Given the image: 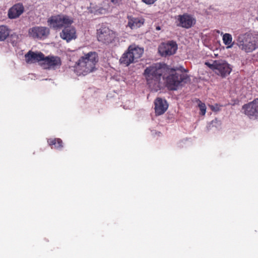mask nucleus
Returning a JSON list of instances; mask_svg holds the SVG:
<instances>
[{
  "label": "nucleus",
  "instance_id": "17",
  "mask_svg": "<svg viewBox=\"0 0 258 258\" xmlns=\"http://www.w3.org/2000/svg\"><path fill=\"white\" fill-rule=\"evenodd\" d=\"M60 36L62 39L66 40L67 42H69L76 38V29L74 27L71 26V25L66 27L60 33Z\"/></svg>",
  "mask_w": 258,
  "mask_h": 258
},
{
  "label": "nucleus",
  "instance_id": "19",
  "mask_svg": "<svg viewBox=\"0 0 258 258\" xmlns=\"http://www.w3.org/2000/svg\"><path fill=\"white\" fill-rule=\"evenodd\" d=\"M47 143L51 149L61 150L63 148L62 141L59 138H50Z\"/></svg>",
  "mask_w": 258,
  "mask_h": 258
},
{
  "label": "nucleus",
  "instance_id": "11",
  "mask_svg": "<svg viewBox=\"0 0 258 258\" xmlns=\"http://www.w3.org/2000/svg\"><path fill=\"white\" fill-rule=\"evenodd\" d=\"M49 34V29L46 27L34 26L28 30V36L34 39H44Z\"/></svg>",
  "mask_w": 258,
  "mask_h": 258
},
{
  "label": "nucleus",
  "instance_id": "13",
  "mask_svg": "<svg viewBox=\"0 0 258 258\" xmlns=\"http://www.w3.org/2000/svg\"><path fill=\"white\" fill-rule=\"evenodd\" d=\"M126 18L127 19L126 27L132 30L140 28L145 23V19L142 16L134 17L133 15H127Z\"/></svg>",
  "mask_w": 258,
  "mask_h": 258
},
{
  "label": "nucleus",
  "instance_id": "26",
  "mask_svg": "<svg viewBox=\"0 0 258 258\" xmlns=\"http://www.w3.org/2000/svg\"><path fill=\"white\" fill-rule=\"evenodd\" d=\"M156 29H157V30H160V27H157L156 28Z\"/></svg>",
  "mask_w": 258,
  "mask_h": 258
},
{
  "label": "nucleus",
  "instance_id": "22",
  "mask_svg": "<svg viewBox=\"0 0 258 258\" xmlns=\"http://www.w3.org/2000/svg\"><path fill=\"white\" fill-rule=\"evenodd\" d=\"M199 107L201 111V114L204 115L206 112V107L204 103L202 102L200 100H199Z\"/></svg>",
  "mask_w": 258,
  "mask_h": 258
},
{
  "label": "nucleus",
  "instance_id": "2",
  "mask_svg": "<svg viewBox=\"0 0 258 258\" xmlns=\"http://www.w3.org/2000/svg\"><path fill=\"white\" fill-rule=\"evenodd\" d=\"M99 60L97 53L90 51L81 56L76 62L75 72L78 76H86L96 70Z\"/></svg>",
  "mask_w": 258,
  "mask_h": 258
},
{
  "label": "nucleus",
  "instance_id": "3",
  "mask_svg": "<svg viewBox=\"0 0 258 258\" xmlns=\"http://www.w3.org/2000/svg\"><path fill=\"white\" fill-rule=\"evenodd\" d=\"M166 73H168L169 75L166 77L165 85L169 90H176L179 86L190 81L188 75L175 72L172 69L165 71Z\"/></svg>",
  "mask_w": 258,
  "mask_h": 258
},
{
  "label": "nucleus",
  "instance_id": "16",
  "mask_svg": "<svg viewBox=\"0 0 258 258\" xmlns=\"http://www.w3.org/2000/svg\"><path fill=\"white\" fill-rule=\"evenodd\" d=\"M155 112L157 115L163 114L168 109L167 101L161 98H157L154 101Z\"/></svg>",
  "mask_w": 258,
  "mask_h": 258
},
{
  "label": "nucleus",
  "instance_id": "7",
  "mask_svg": "<svg viewBox=\"0 0 258 258\" xmlns=\"http://www.w3.org/2000/svg\"><path fill=\"white\" fill-rule=\"evenodd\" d=\"M47 22L53 29H60L71 25L73 23V19L67 15L60 14L51 16L48 19Z\"/></svg>",
  "mask_w": 258,
  "mask_h": 258
},
{
  "label": "nucleus",
  "instance_id": "6",
  "mask_svg": "<svg viewBox=\"0 0 258 258\" xmlns=\"http://www.w3.org/2000/svg\"><path fill=\"white\" fill-rule=\"evenodd\" d=\"M117 33L111 30L108 27L102 25L97 30V40L104 44H109L115 41L117 39Z\"/></svg>",
  "mask_w": 258,
  "mask_h": 258
},
{
  "label": "nucleus",
  "instance_id": "21",
  "mask_svg": "<svg viewBox=\"0 0 258 258\" xmlns=\"http://www.w3.org/2000/svg\"><path fill=\"white\" fill-rule=\"evenodd\" d=\"M223 43L227 45V48H229L232 47L233 43L232 42V37L231 34L225 33L223 36Z\"/></svg>",
  "mask_w": 258,
  "mask_h": 258
},
{
  "label": "nucleus",
  "instance_id": "23",
  "mask_svg": "<svg viewBox=\"0 0 258 258\" xmlns=\"http://www.w3.org/2000/svg\"><path fill=\"white\" fill-rule=\"evenodd\" d=\"M221 107H222V106L218 104H215L214 105L210 106V107L211 109V110L215 112L220 111L221 110Z\"/></svg>",
  "mask_w": 258,
  "mask_h": 258
},
{
  "label": "nucleus",
  "instance_id": "10",
  "mask_svg": "<svg viewBox=\"0 0 258 258\" xmlns=\"http://www.w3.org/2000/svg\"><path fill=\"white\" fill-rule=\"evenodd\" d=\"M40 65L45 69L55 70L61 65V60L57 56H44V59Z\"/></svg>",
  "mask_w": 258,
  "mask_h": 258
},
{
  "label": "nucleus",
  "instance_id": "9",
  "mask_svg": "<svg viewBox=\"0 0 258 258\" xmlns=\"http://www.w3.org/2000/svg\"><path fill=\"white\" fill-rule=\"evenodd\" d=\"M177 49L176 42L171 40L162 43L158 47V52L162 56H170L175 53Z\"/></svg>",
  "mask_w": 258,
  "mask_h": 258
},
{
  "label": "nucleus",
  "instance_id": "24",
  "mask_svg": "<svg viewBox=\"0 0 258 258\" xmlns=\"http://www.w3.org/2000/svg\"><path fill=\"white\" fill-rule=\"evenodd\" d=\"M143 2L147 5H152L157 0H142Z\"/></svg>",
  "mask_w": 258,
  "mask_h": 258
},
{
  "label": "nucleus",
  "instance_id": "14",
  "mask_svg": "<svg viewBox=\"0 0 258 258\" xmlns=\"http://www.w3.org/2000/svg\"><path fill=\"white\" fill-rule=\"evenodd\" d=\"M44 54L41 52H33L29 51L25 55V58L27 63H34L42 62L44 59Z\"/></svg>",
  "mask_w": 258,
  "mask_h": 258
},
{
  "label": "nucleus",
  "instance_id": "8",
  "mask_svg": "<svg viewBox=\"0 0 258 258\" xmlns=\"http://www.w3.org/2000/svg\"><path fill=\"white\" fill-rule=\"evenodd\" d=\"M242 112L249 118L256 119L258 118V99L244 104L242 106Z\"/></svg>",
  "mask_w": 258,
  "mask_h": 258
},
{
  "label": "nucleus",
  "instance_id": "12",
  "mask_svg": "<svg viewBox=\"0 0 258 258\" xmlns=\"http://www.w3.org/2000/svg\"><path fill=\"white\" fill-rule=\"evenodd\" d=\"M212 66L215 72L222 77L229 75L232 71L230 65L224 60H215Z\"/></svg>",
  "mask_w": 258,
  "mask_h": 258
},
{
  "label": "nucleus",
  "instance_id": "15",
  "mask_svg": "<svg viewBox=\"0 0 258 258\" xmlns=\"http://www.w3.org/2000/svg\"><path fill=\"white\" fill-rule=\"evenodd\" d=\"M178 21L179 23L178 26L186 29L191 28L196 23L195 19L187 14L179 15Z\"/></svg>",
  "mask_w": 258,
  "mask_h": 258
},
{
  "label": "nucleus",
  "instance_id": "18",
  "mask_svg": "<svg viewBox=\"0 0 258 258\" xmlns=\"http://www.w3.org/2000/svg\"><path fill=\"white\" fill-rule=\"evenodd\" d=\"M24 12V7L21 4H17L11 7L8 12V17L10 19L19 17Z\"/></svg>",
  "mask_w": 258,
  "mask_h": 258
},
{
  "label": "nucleus",
  "instance_id": "4",
  "mask_svg": "<svg viewBox=\"0 0 258 258\" xmlns=\"http://www.w3.org/2000/svg\"><path fill=\"white\" fill-rule=\"evenodd\" d=\"M239 48L246 53H250L258 48V35L245 33L237 38Z\"/></svg>",
  "mask_w": 258,
  "mask_h": 258
},
{
  "label": "nucleus",
  "instance_id": "20",
  "mask_svg": "<svg viewBox=\"0 0 258 258\" xmlns=\"http://www.w3.org/2000/svg\"><path fill=\"white\" fill-rule=\"evenodd\" d=\"M11 30L6 25L0 26V41L6 40L9 36Z\"/></svg>",
  "mask_w": 258,
  "mask_h": 258
},
{
  "label": "nucleus",
  "instance_id": "5",
  "mask_svg": "<svg viewBox=\"0 0 258 258\" xmlns=\"http://www.w3.org/2000/svg\"><path fill=\"white\" fill-rule=\"evenodd\" d=\"M144 53V49L138 46L130 45L127 50L121 56L119 62L125 66L138 61Z\"/></svg>",
  "mask_w": 258,
  "mask_h": 258
},
{
  "label": "nucleus",
  "instance_id": "25",
  "mask_svg": "<svg viewBox=\"0 0 258 258\" xmlns=\"http://www.w3.org/2000/svg\"><path fill=\"white\" fill-rule=\"evenodd\" d=\"M111 2L115 5H119L121 3V0H110Z\"/></svg>",
  "mask_w": 258,
  "mask_h": 258
},
{
  "label": "nucleus",
  "instance_id": "1",
  "mask_svg": "<svg viewBox=\"0 0 258 258\" xmlns=\"http://www.w3.org/2000/svg\"><path fill=\"white\" fill-rule=\"evenodd\" d=\"M169 70V67L165 63H157L147 67L144 70L147 83L150 89L157 91L160 88L161 78L165 77V71Z\"/></svg>",
  "mask_w": 258,
  "mask_h": 258
}]
</instances>
